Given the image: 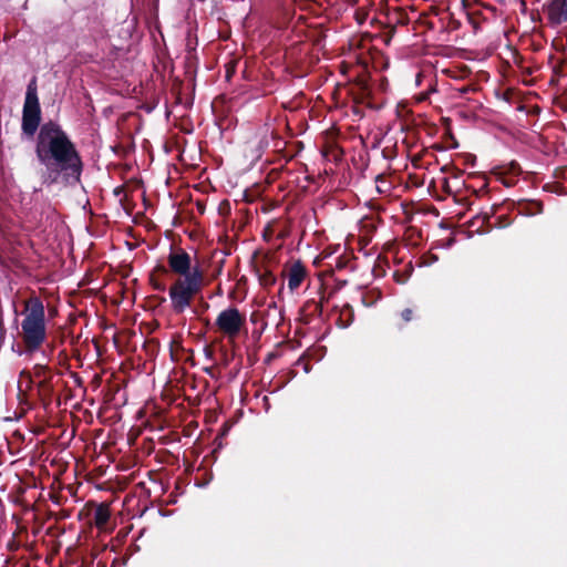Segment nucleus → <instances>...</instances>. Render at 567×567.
I'll return each instance as SVG.
<instances>
[{
    "mask_svg": "<svg viewBox=\"0 0 567 567\" xmlns=\"http://www.w3.org/2000/svg\"><path fill=\"white\" fill-rule=\"evenodd\" d=\"M21 130L29 137L38 132L34 153L39 164L43 166V184L53 185L62 182L65 185H74L81 182L84 164L75 143L58 122L50 120L41 124L35 76L27 86Z\"/></svg>",
    "mask_w": 567,
    "mask_h": 567,
    "instance_id": "obj_1",
    "label": "nucleus"
},
{
    "mask_svg": "<svg viewBox=\"0 0 567 567\" xmlns=\"http://www.w3.org/2000/svg\"><path fill=\"white\" fill-rule=\"evenodd\" d=\"M20 337L27 352H34L40 349L47 339V324L44 305L39 297H31L24 301L21 312Z\"/></svg>",
    "mask_w": 567,
    "mask_h": 567,
    "instance_id": "obj_2",
    "label": "nucleus"
},
{
    "mask_svg": "<svg viewBox=\"0 0 567 567\" xmlns=\"http://www.w3.org/2000/svg\"><path fill=\"white\" fill-rule=\"evenodd\" d=\"M204 287V272L194 266L192 275L176 278L168 289L171 307L174 313L181 315L190 307L194 298Z\"/></svg>",
    "mask_w": 567,
    "mask_h": 567,
    "instance_id": "obj_3",
    "label": "nucleus"
},
{
    "mask_svg": "<svg viewBox=\"0 0 567 567\" xmlns=\"http://www.w3.org/2000/svg\"><path fill=\"white\" fill-rule=\"evenodd\" d=\"M55 375L56 373L48 364L40 363L34 364L32 371L23 370L20 373L21 380L27 381L28 388L35 382L39 398L44 405L52 402Z\"/></svg>",
    "mask_w": 567,
    "mask_h": 567,
    "instance_id": "obj_4",
    "label": "nucleus"
},
{
    "mask_svg": "<svg viewBox=\"0 0 567 567\" xmlns=\"http://www.w3.org/2000/svg\"><path fill=\"white\" fill-rule=\"evenodd\" d=\"M505 206H511L509 203L503 204H494L491 206L488 210H482L476 216L472 218L470 225L472 227H476V231L478 233H488L493 228H506L512 225L513 220L508 215L503 214L496 216L499 209Z\"/></svg>",
    "mask_w": 567,
    "mask_h": 567,
    "instance_id": "obj_5",
    "label": "nucleus"
},
{
    "mask_svg": "<svg viewBox=\"0 0 567 567\" xmlns=\"http://www.w3.org/2000/svg\"><path fill=\"white\" fill-rule=\"evenodd\" d=\"M215 326L229 341H234L246 326V316L236 307H228L219 312Z\"/></svg>",
    "mask_w": 567,
    "mask_h": 567,
    "instance_id": "obj_6",
    "label": "nucleus"
},
{
    "mask_svg": "<svg viewBox=\"0 0 567 567\" xmlns=\"http://www.w3.org/2000/svg\"><path fill=\"white\" fill-rule=\"evenodd\" d=\"M167 265L168 271L177 275L178 278L190 276L194 268L190 255L185 249L174 246H171Z\"/></svg>",
    "mask_w": 567,
    "mask_h": 567,
    "instance_id": "obj_7",
    "label": "nucleus"
},
{
    "mask_svg": "<svg viewBox=\"0 0 567 567\" xmlns=\"http://www.w3.org/2000/svg\"><path fill=\"white\" fill-rule=\"evenodd\" d=\"M544 12L551 27L567 22V0H550L544 6Z\"/></svg>",
    "mask_w": 567,
    "mask_h": 567,
    "instance_id": "obj_8",
    "label": "nucleus"
},
{
    "mask_svg": "<svg viewBox=\"0 0 567 567\" xmlns=\"http://www.w3.org/2000/svg\"><path fill=\"white\" fill-rule=\"evenodd\" d=\"M307 276V268L301 260L293 261L287 270L288 288L290 291L297 290Z\"/></svg>",
    "mask_w": 567,
    "mask_h": 567,
    "instance_id": "obj_9",
    "label": "nucleus"
},
{
    "mask_svg": "<svg viewBox=\"0 0 567 567\" xmlns=\"http://www.w3.org/2000/svg\"><path fill=\"white\" fill-rule=\"evenodd\" d=\"M511 207L516 208L518 214L525 216H534L543 212V203L534 199H520L511 202Z\"/></svg>",
    "mask_w": 567,
    "mask_h": 567,
    "instance_id": "obj_10",
    "label": "nucleus"
},
{
    "mask_svg": "<svg viewBox=\"0 0 567 567\" xmlns=\"http://www.w3.org/2000/svg\"><path fill=\"white\" fill-rule=\"evenodd\" d=\"M409 22H410L409 16L403 9L395 8L392 11H390L388 13V24H389L390 31H389V34H386V37H388L386 43L392 38L396 27L408 25Z\"/></svg>",
    "mask_w": 567,
    "mask_h": 567,
    "instance_id": "obj_11",
    "label": "nucleus"
},
{
    "mask_svg": "<svg viewBox=\"0 0 567 567\" xmlns=\"http://www.w3.org/2000/svg\"><path fill=\"white\" fill-rule=\"evenodd\" d=\"M324 300L326 298L322 296L320 300L310 299L303 303L301 312L307 318V323L310 322L312 318L320 317L322 315Z\"/></svg>",
    "mask_w": 567,
    "mask_h": 567,
    "instance_id": "obj_12",
    "label": "nucleus"
},
{
    "mask_svg": "<svg viewBox=\"0 0 567 567\" xmlns=\"http://www.w3.org/2000/svg\"><path fill=\"white\" fill-rule=\"evenodd\" d=\"M111 517L110 505L106 503H100L95 506L93 513V520L95 526L99 529H102L106 526Z\"/></svg>",
    "mask_w": 567,
    "mask_h": 567,
    "instance_id": "obj_13",
    "label": "nucleus"
},
{
    "mask_svg": "<svg viewBox=\"0 0 567 567\" xmlns=\"http://www.w3.org/2000/svg\"><path fill=\"white\" fill-rule=\"evenodd\" d=\"M168 274V269L164 265H157L150 275V282L154 290L165 291L166 285L159 279L158 276H166Z\"/></svg>",
    "mask_w": 567,
    "mask_h": 567,
    "instance_id": "obj_14",
    "label": "nucleus"
},
{
    "mask_svg": "<svg viewBox=\"0 0 567 567\" xmlns=\"http://www.w3.org/2000/svg\"><path fill=\"white\" fill-rule=\"evenodd\" d=\"M353 320H354V310L351 305L346 303L340 309L339 319H338L339 326L341 328H347L353 322Z\"/></svg>",
    "mask_w": 567,
    "mask_h": 567,
    "instance_id": "obj_15",
    "label": "nucleus"
},
{
    "mask_svg": "<svg viewBox=\"0 0 567 567\" xmlns=\"http://www.w3.org/2000/svg\"><path fill=\"white\" fill-rule=\"evenodd\" d=\"M256 271L261 287L270 288L276 285L277 278L269 269H264V271H261L259 268H257Z\"/></svg>",
    "mask_w": 567,
    "mask_h": 567,
    "instance_id": "obj_16",
    "label": "nucleus"
},
{
    "mask_svg": "<svg viewBox=\"0 0 567 567\" xmlns=\"http://www.w3.org/2000/svg\"><path fill=\"white\" fill-rule=\"evenodd\" d=\"M398 316H399L401 322H403V323H409L413 320L420 319V317H421L419 309L416 307L404 308L399 312Z\"/></svg>",
    "mask_w": 567,
    "mask_h": 567,
    "instance_id": "obj_17",
    "label": "nucleus"
},
{
    "mask_svg": "<svg viewBox=\"0 0 567 567\" xmlns=\"http://www.w3.org/2000/svg\"><path fill=\"white\" fill-rule=\"evenodd\" d=\"M237 64H238L237 60H230L229 62L226 63L225 78L227 81H230V79L236 73Z\"/></svg>",
    "mask_w": 567,
    "mask_h": 567,
    "instance_id": "obj_18",
    "label": "nucleus"
},
{
    "mask_svg": "<svg viewBox=\"0 0 567 567\" xmlns=\"http://www.w3.org/2000/svg\"><path fill=\"white\" fill-rule=\"evenodd\" d=\"M503 169L504 172H502V174L509 173L513 177L518 176L522 173L520 166L516 162H512L507 167H503Z\"/></svg>",
    "mask_w": 567,
    "mask_h": 567,
    "instance_id": "obj_19",
    "label": "nucleus"
},
{
    "mask_svg": "<svg viewBox=\"0 0 567 567\" xmlns=\"http://www.w3.org/2000/svg\"><path fill=\"white\" fill-rule=\"evenodd\" d=\"M351 264V259L348 256H340L336 259V268L344 269Z\"/></svg>",
    "mask_w": 567,
    "mask_h": 567,
    "instance_id": "obj_20",
    "label": "nucleus"
},
{
    "mask_svg": "<svg viewBox=\"0 0 567 567\" xmlns=\"http://www.w3.org/2000/svg\"><path fill=\"white\" fill-rule=\"evenodd\" d=\"M377 182V189L380 194L385 193L389 190V188H384V185L386 184L385 178L382 175H378L375 178Z\"/></svg>",
    "mask_w": 567,
    "mask_h": 567,
    "instance_id": "obj_21",
    "label": "nucleus"
},
{
    "mask_svg": "<svg viewBox=\"0 0 567 567\" xmlns=\"http://www.w3.org/2000/svg\"><path fill=\"white\" fill-rule=\"evenodd\" d=\"M487 186H488V185H487V183L485 182V183L482 185V187H481V188H478V189L473 188V195H474L475 197H477V198H480V197L484 196L485 194H487V193H488V188H487Z\"/></svg>",
    "mask_w": 567,
    "mask_h": 567,
    "instance_id": "obj_22",
    "label": "nucleus"
},
{
    "mask_svg": "<svg viewBox=\"0 0 567 567\" xmlns=\"http://www.w3.org/2000/svg\"><path fill=\"white\" fill-rule=\"evenodd\" d=\"M503 175H504V174H502V173H501V177H499L501 182H502L506 187H512V186L515 184L514 179H513V178H509V179H508V178L504 177Z\"/></svg>",
    "mask_w": 567,
    "mask_h": 567,
    "instance_id": "obj_23",
    "label": "nucleus"
},
{
    "mask_svg": "<svg viewBox=\"0 0 567 567\" xmlns=\"http://www.w3.org/2000/svg\"><path fill=\"white\" fill-rule=\"evenodd\" d=\"M69 516H70V513L65 509L60 511L58 514L59 519H64V518H68Z\"/></svg>",
    "mask_w": 567,
    "mask_h": 567,
    "instance_id": "obj_24",
    "label": "nucleus"
},
{
    "mask_svg": "<svg viewBox=\"0 0 567 567\" xmlns=\"http://www.w3.org/2000/svg\"><path fill=\"white\" fill-rule=\"evenodd\" d=\"M519 4H520L522 12H526V10H527L526 1L525 0H519Z\"/></svg>",
    "mask_w": 567,
    "mask_h": 567,
    "instance_id": "obj_25",
    "label": "nucleus"
},
{
    "mask_svg": "<svg viewBox=\"0 0 567 567\" xmlns=\"http://www.w3.org/2000/svg\"><path fill=\"white\" fill-rule=\"evenodd\" d=\"M282 289H284V281L280 285L279 293L282 291Z\"/></svg>",
    "mask_w": 567,
    "mask_h": 567,
    "instance_id": "obj_26",
    "label": "nucleus"
}]
</instances>
